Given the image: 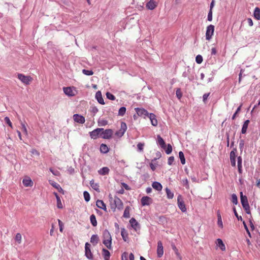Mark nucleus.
Instances as JSON below:
<instances>
[{"label":"nucleus","mask_w":260,"mask_h":260,"mask_svg":"<svg viewBox=\"0 0 260 260\" xmlns=\"http://www.w3.org/2000/svg\"><path fill=\"white\" fill-rule=\"evenodd\" d=\"M240 200L242 206L246 213L248 214H250L251 212L247 198L246 196L243 195L242 191L240 192Z\"/></svg>","instance_id":"f257e3e1"},{"label":"nucleus","mask_w":260,"mask_h":260,"mask_svg":"<svg viewBox=\"0 0 260 260\" xmlns=\"http://www.w3.org/2000/svg\"><path fill=\"white\" fill-rule=\"evenodd\" d=\"M214 31V26L212 24H210L207 27L206 31V40L210 41Z\"/></svg>","instance_id":"f03ea898"},{"label":"nucleus","mask_w":260,"mask_h":260,"mask_svg":"<svg viewBox=\"0 0 260 260\" xmlns=\"http://www.w3.org/2000/svg\"><path fill=\"white\" fill-rule=\"evenodd\" d=\"M103 131V128H97L93 131L89 132V136L91 139H96L98 137H101L102 132Z\"/></svg>","instance_id":"7ed1b4c3"},{"label":"nucleus","mask_w":260,"mask_h":260,"mask_svg":"<svg viewBox=\"0 0 260 260\" xmlns=\"http://www.w3.org/2000/svg\"><path fill=\"white\" fill-rule=\"evenodd\" d=\"M127 129L126 124L124 122H121L120 129L117 131L115 135L118 137H121Z\"/></svg>","instance_id":"20e7f679"},{"label":"nucleus","mask_w":260,"mask_h":260,"mask_svg":"<svg viewBox=\"0 0 260 260\" xmlns=\"http://www.w3.org/2000/svg\"><path fill=\"white\" fill-rule=\"evenodd\" d=\"M101 132L102 135H101V137L104 139H110L113 133V132L111 129H107L106 130L103 129V131Z\"/></svg>","instance_id":"39448f33"},{"label":"nucleus","mask_w":260,"mask_h":260,"mask_svg":"<svg viewBox=\"0 0 260 260\" xmlns=\"http://www.w3.org/2000/svg\"><path fill=\"white\" fill-rule=\"evenodd\" d=\"M177 203L179 208L181 210L182 212H185L186 211V208L185 205L182 199L181 195H179L177 198Z\"/></svg>","instance_id":"423d86ee"},{"label":"nucleus","mask_w":260,"mask_h":260,"mask_svg":"<svg viewBox=\"0 0 260 260\" xmlns=\"http://www.w3.org/2000/svg\"><path fill=\"white\" fill-rule=\"evenodd\" d=\"M18 78L23 83L28 85L31 80V78L28 76H25L22 74H18Z\"/></svg>","instance_id":"0eeeda50"},{"label":"nucleus","mask_w":260,"mask_h":260,"mask_svg":"<svg viewBox=\"0 0 260 260\" xmlns=\"http://www.w3.org/2000/svg\"><path fill=\"white\" fill-rule=\"evenodd\" d=\"M90 245L88 243H86L85 245V254L86 257L89 259L93 258V255L90 250Z\"/></svg>","instance_id":"6e6552de"},{"label":"nucleus","mask_w":260,"mask_h":260,"mask_svg":"<svg viewBox=\"0 0 260 260\" xmlns=\"http://www.w3.org/2000/svg\"><path fill=\"white\" fill-rule=\"evenodd\" d=\"M135 111L139 116L143 117L145 118L149 114L148 111L144 108H135Z\"/></svg>","instance_id":"1a4fd4ad"},{"label":"nucleus","mask_w":260,"mask_h":260,"mask_svg":"<svg viewBox=\"0 0 260 260\" xmlns=\"http://www.w3.org/2000/svg\"><path fill=\"white\" fill-rule=\"evenodd\" d=\"M237 152V149L234 148L233 150L230 152V158L231 163V165L232 167L236 166V153Z\"/></svg>","instance_id":"9d476101"},{"label":"nucleus","mask_w":260,"mask_h":260,"mask_svg":"<svg viewBox=\"0 0 260 260\" xmlns=\"http://www.w3.org/2000/svg\"><path fill=\"white\" fill-rule=\"evenodd\" d=\"M73 119L76 122L80 124H83L85 121L84 117L78 114H75L73 115Z\"/></svg>","instance_id":"9b49d317"},{"label":"nucleus","mask_w":260,"mask_h":260,"mask_svg":"<svg viewBox=\"0 0 260 260\" xmlns=\"http://www.w3.org/2000/svg\"><path fill=\"white\" fill-rule=\"evenodd\" d=\"M129 223L132 227L135 230V231L137 232L138 230H140V224L134 218H132L130 219Z\"/></svg>","instance_id":"f8f14e48"},{"label":"nucleus","mask_w":260,"mask_h":260,"mask_svg":"<svg viewBox=\"0 0 260 260\" xmlns=\"http://www.w3.org/2000/svg\"><path fill=\"white\" fill-rule=\"evenodd\" d=\"M164 254V248L162 242L160 241L157 242V257L160 258L162 257Z\"/></svg>","instance_id":"ddd939ff"},{"label":"nucleus","mask_w":260,"mask_h":260,"mask_svg":"<svg viewBox=\"0 0 260 260\" xmlns=\"http://www.w3.org/2000/svg\"><path fill=\"white\" fill-rule=\"evenodd\" d=\"M152 202V199L148 196L143 197L141 200V204L143 206L149 205Z\"/></svg>","instance_id":"4468645a"},{"label":"nucleus","mask_w":260,"mask_h":260,"mask_svg":"<svg viewBox=\"0 0 260 260\" xmlns=\"http://www.w3.org/2000/svg\"><path fill=\"white\" fill-rule=\"evenodd\" d=\"M113 202H115L116 208H117L119 210L123 209V203L119 198L115 197L113 200Z\"/></svg>","instance_id":"2eb2a0df"},{"label":"nucleus","mask_w":260,"mask_h":260,"mask_svg":"<svg viewBox=\"0 0 260 260\" xmlns=\"http://www.w3.org/2000/svg\"><path fill=\"white\" fill-rule=\"evenodd\" d=\"M95 98L98 102L101 105H104L105 102L102 96V92L101 91H98L95 93Z\"/></svg>","instance_id":"dca6fc26"},{"label":"nucleus","mask_w":260,"mask_h":260,"mask_svg":"<svg viewBox=\"0 0 260 260\" xmlns=\"http://www.w3.org/2000/svg\"><path fill=\"white\" fill-rule=\"evenodd\" d=\"M147 117L151 120V122L152 125L156 126L157 125V120L156 119V116L153 113H149Z\"/></svg>","instance_id":"f3484780"},{"label":"nucleus","mask_w":260,"mask_h":260,"mask_svg":"<svg viewBox=\"0 0 260 260\" xmlns=\"http://www.w3.org/2000/svg\"><path fill=\"white\" fill-rule=\"evenodd\" d=\"M146 8L150 10H152L155 8V7L157 6L156 3L153 0H150L147 4H146Z\"/></svg>","instance_id":"a211bd4d"},{"label":"nucleus","mask_w":260,"mask_h":260,"mask_svg":"<svg viewBox=\"0 0 260 260\" xmlns=\"http://www.w3.org/2000/svg\"><path fill=\"white\" fill-rule=\"evenodd\" d=\"M22 183L25 187H31L33 185V182L29 177L23 179Z\"/></svg>","instance_id":"6ab92c4d"},{"label":"nucleus","mask_w":260,"mask_h":260,"mask_svg":"<svg viewBox=\"0 0 260 260\" xmlns=\"http://www.w3.org/2000/svg\"><path fill=\"white\" fill-rule=\"evenodd\" d=\"M63 90L64 93L69 96H73L75 95L71 87H63Z\"/></svg>","instance_id":"aec40b11"},{"label":"nucleus","mask_w":260,"mask_h":260,"mask_svg":"<svg viewBox=\"0 0 260 260\" xmlns=\"http://www.w3.org/2000/svg\"><path fill=\"white\" fill-rule=\"evenodd\" d=\"M96 205L98 208L107 211L106 205L102 200H98L96 202Z\"/></svg>","instance_id":"412c9836"},{"label":"nucleus","mask_w":260,"mask_h":260,"mask_svg":"<svg viewBox=\"0 0 260 260\" xmlns=\"http://www.w3.org/2000/svg\"><path fill=\"white\" fill-rule=\"evenodd\" d=\"M157 144L160 145V146L163 148L165 149L166 147V145L165 141L164 139L161 137L160 135L157 136Z\"/></svg>","instance_id":"4be33fe9"},{"label":"nucleus","mask_w":260,"mask_h":260,"mask_svg":"<svg viewBox=\"0 0 260 260\" xmlns=\"http://www.w3.org/2000/svg\"><path fill=\"white\" fill-rule=\"evenodd\" d=\"M99 241V237L98 235H93L90 238V242L93 246L98 244Z\"/></svg>","instance_id":"5701e85b"},{"label":"nucleus","mask_w":260,"mask_h":260,"mask_svg":"<svg viewBox=\"0 0 260 260\" xmlns=\"http://www.w3.org/2000/svg\"><path fill=\"white\" fill-rule=\"evenodd\" d=\"M216 244L222 251L225 250V246L221 239H217Z\"/></svg>","instance_id":"b1692460"},{"label":"nucleus","mask_w":260,"mask_h":260,"mask_svg":"<svg viewBox=\"0 0 260 260\" xmlns=\"http://www.w3.org/2000/svg\"><path fill=\"white\" fill-rule=\"evenodd\" d=\"M152 186L153 188L157 191L161 190L162 188V185L158 182L154 181L152 183Z\"/></svg>","instance_id":"393cba45"},{"label":"nucleus","mask_w":260,"mask_h":260,"mask_svg":"<svg viewBox=\"0 0 260 260\" xmlns=\"http://www.w3.org/2000/svg\"><path fill=\"white\" fill-rule=\"evenodd\" d=\"M109 169L108 167H105L100 169L98 171V173L100 175H106L109 174Z\"/></svg>","instance_id":"a878e982"},{"label":"nucleus","mask_w":260,"mask_h":260,"mask_svg":"<svg viewBox=\"0 0 260 260\" xmlns=\"http://www.w3.org/2000/svg\"><path fill=\"white\" fill-rule=\"evenodd\" d=\"M103 238L104 240H112L111 234L107 230L104 231L103 233Z\"/></svg>","instance_id":"bb28decb"},{"label":"nucleus","mask_w":260,"mask_h":260,"mask_svg":"<svg viewBox=\"0 0 260 260\" xmlns=\"http://www.w3.org/2000/svg\"><path fill=\"white\" fill-rule=\"evenodd\" d=\"M121 235L123 240L126 242L128 240V233L124 228L121 229Z\"/></svg>","instance_id":"cd10ccee"},{"label":"nucleus","mask_w":260,"mask_h":260,"mask_svg":"<svg viewBox=\"0 0 260 260\" xmlns=\"http://www.w3.org/2000/svg\"><path fill=\"white\" fill-rule=\"evenodd\" d=\"M100 149L101 152L102 153H107L109 151L108 147L105 144H102L100 145Z\"/></svg>","instance_id":"c85d7f7f"},{"label":"nucleus","mask_w":260,"mask_h":260,"mask_svg":"<svg viewBox=\"0 0 260 260\" xmlns=\"http://www.w3.org/2000/svg\"><path fill=\"white\" fill-rule=\"evenodd\" d=\"M90 185L94 190H96V191H100L99 185L98 183L94 182V180L92 179L90 181Z\"/></svg>","instance_id":"c756f323"},{"label":"nucleus","mask_w":260,"mask_h":260,"mask_svg":"<svg viewBox=\"0 0 260 260\" xmlns=\"http://www.w3.org/2000/svg\"><path fill=\"white\" fill-rule=\"evenodd\" d=\"M253 16L256 20L260 19V9L258 7H256L254 9Z\"/></svg>","instance_id":"7c9ffc66"},{"label":"nucleus","mask_w":260,"mask_h":260,"mask_svg":"<svg viewBox=\"0 0 260 260\" xmlns=\"http://www.w3.org/2000/svg\"><path fill=\"white\" fill-rule=\"evenodd\" d=\"M130 207L127 206L125 207L123 216L125 218H128L130 217L129 215Z\"/></svg>","instance_id":"2f4dec72"},{"label":"nucleus","mask_w":260,"mask_h":260,"mask_svg":"<svg viewBox=\"0 0 260 260\" xmlns=\"http://www.w3.org/2000/svg\"><path fill=\"white\" fill-rule=\"evenodd\" d=\"M102 254H103V256L105 258H110V252L106 249L105 248H103L102 249Z\"/></svg>","instance_id":"473e14b6"},{"label":"nucleus","mask_w":260,"mask_h":260,"mask_svg":"<svg viewBox=\"0 0 260 260\" xmlns=\"http://www.w3.org/2000/svg\"><path fill=\"white\" fill-rule=\"evenodd\" d=\"M90 221L91 224L93 226H96L97 225V221H96L95 215L92 214L90 215Z\"/></svg>","instance_id":"72a5a7b5"},{"label":"nucleus","mask_w":260,"mask_h":260,"mask_svg":"<svg viewBox=\"0 0 260 260\" xmlns=\"http://www.w3.org/2000/svg\"><path fill=\"white\" fill-rule=\"evenodd\" d=\"M103 244L106 246V247L109 249L112 248V240H104L103 241Z\"/></svg>","instance_id":"f704fd0d"},{"label":"nucleus","mask_w":260,"mask_h":260,"mask_svg":"<svg viewBox=\"0 0 260 260\" xmlns=\"http://www.w3.org/2000/svg\"><path fill=\"white\" fill-rule=\"evenodd\" d=\"M217 224L220 228L223 227V224L221 219V216L219 211H217Z\"/></svg>","instance_id":"c9c22d12"},{"label":"nucleus","mask_w":260,"mask_h":260,"mask_svg":"<svg viewBox=\"0 0 260 260\" xmlns=\"http://www.w3.org/2000/svg\"><path fill=\"white\" fill-rule=\"evenodd\" d=\"M98 125L100 126H105L108 124V121L104 119H99L98 121Z\"/></svg>","instance_id":"e433bc0d"},{"label":"nucleus","mask_w":260,"mask_h":260,"mask_svg":"<svg viewBox=\"0 0 260 260\" xmlns=\"http://www.w3.org/2000/svg\"><path fill=\"white\" fill-rule=\"evenodd\" d=\"M165 190L167 193V198L169 199H173L174 197V193L170 190V189L167 187L166 188Z\"/></svg>","instance_id":"4c0bfd02"},{"label":"nucleus","mask_w":260,"mask_h":260,"mask_svg":"<svg viewBox=\"0 0 260 260\" xmlns=\"http://www.w3.org/2000/svg\"><path fill=\"white\" fill-rule=\"evenodd\" d=\"M179 157L180 159L181 163L182 165H184L185 164V158L184 157V153L182 151H180L179 152Z\"/></svg>","instance_id":"58836bf2"},{"label":"nucleus","mask_w":260,"mask_h":260,"mask_svg":"<svg viewBox=\"0 0 260 260\" xmlns=\"http://www.w3.org/2000/svg\"><path fill=\"white\" fill-rule=\"evenodd\" d=\"M126 109L125 107H121L118 111V115L123 116L126 112Z\"/></svg>","instance_id":"ea45409f"},{"label":"nucleus","mask_w":260,"mask_h":260,"mask_svg":"<svg viewBox=\"0 0 260 260\" xmlns=\"http://www.w3.org/2000/svg\"><path fill=\"white\" fill-rule=\"evenodd\" d=\"M83 196H84V200L86 202H88L90 201V196L88 191H84L83 192Z\"/></svg>","instance_id":"a19ab883"},{"label":"nucleus","mask_w":260,"mask_h":260,"mask_svg":"<svg viewBox=\"0 0 260 260\" xmlns=\"http://www.w3.org/2000/svg\"><path fill=\"white\" fill-rule=\"evenodd\" d=\"M145 144L144 143L140 142L137 144V150L138 151L141 152L143 151L144 146Z\"/></svg>","instance_id":"79ce46f5"},{"label":"nucleus","mask_w":260,"mask_h":260,"mask_svg":"<svg viewBox=\"0 0 260 260\" xmlns=\"http://www.w3.org/2000/svg\"><path fill=\"white\" fill-rule=\"evenodd\" d=\"M231 201L235 205L238 204V198L236 194L233 193L232 194Z\"/></svg>","instance_id":"37998d69"},{"label":"nucleus","mask_w":260,"mask_h":260,"mask_svg":"<svg viewBox=\"0 0 260 260\" xmlns=\"http://www.w3.org/2000/svg\"><path fill=\"white\" fill-rule=\"evenodd\" d=\"M113 200H114V198H113L112 197L110 198V202L111 208L113 211H115V209L116 208V207L115 202H113Z\"/></svg>","instance_id":"c03bdc74"},{"label":"nucleus","mask_w":260,"mask_h":260,"mask_svg":"<svg viewBox=\"0 0 260 260\" xmlns=\"http://www.w3.org/2000/svg\"><path fill=\"white\" fill-rule=\"evenodd\" d=\"M165 152L167 154H170L172 151V147L171 144H168L167 146L166 147Z\"/></svg>","instance_id":"a18cd8bd"},{"label":"nucleus","mask_w":260,"mask_h":260,"mask_svg":"<svg viewBox=\"0 0 260 260\" xmlns=\"http://www.w3.org/2000/svg\"><path fill=\"white\" fill-rule=\"evenodd\" d=\"M166 222V218L165 216H160L158 217V222L160 224H164Z\"/></svg>","instance_id":"49530a36"},{"label":"nucleus","mask_w":260,"mask_h":260,"mask_svg":"<svg viewBox=\"0 0 260 260\" xmlns=\"http://www.w3.org/2000/svg\"><path fill=\"white\" fill-rule=\"evenodd\" d=\"M106 97L108 99L113 101L115 100V96L109 92H107L106 93Z\"/></svg>","instance_id":"de8ad7c7"},{"label":"nucleus","mask_w":260,"mask_h":260,"mask_svg":"<svg viewBox=\"0 0 260 260\" xmlns=\"http://www.w3.org/2000/svg\"><path fill=\"white\" fill-rule=\"evenodd\" d=\"M176 95L177 98L179 100H180L181 99V98L182 97V92L180 88L177 89V90L176 91Z\"/></svg>","instance_id":"09e8293b"},{"label":"nucleus","mask_w":260,"mask_h":260,"mask_svg":"<svg viewBox=\"0 0 260 260\" xmlns=\"http://www.w3.org/2000/svg\"><path fill=\"white\" fill-rule=\"evenodd\" d=\"M82 73L84 75H86L87 76H91L93 74V72L92 70H85V69H83L82 70Z\"/></svg>","instance_id":"8fccbe9b"},{"label":"nucleus","mask_w":260,"mask_h":260,"mask_svg":"<svg viewBox=\"0 0 260 260\" xmlns=\"http://www.w3.org/2000/svg\"><path fill=\"white\" fill-rule=\"evenodd\" d=\"M241 107H242V104L240 105L238 107V108L237 109L236 112H235V113L233 114L232 117V120H234L235 119V118L236 117L237 114L239 113V112L241 110Z\"/></svg>","instance_id":"3c124183"},{"label":"nucleus","mask_w":260,"mask_h":260,"mask_svg":"<svg viewBox=\"0 0 260 260\" xmlns=\"http://www.w3.org/2000/svg\"><path fill=\"white\" fill-rule=\"evenodd\" d=\"M56 200H57V208H59V209H62L63 208V206H62V204L61 203L60 197H57Z\"/></svg>","instance_id":"603ef678"},{"label":"nucleus","mask_w":260,"mask_h":260,"mask_svg":"<svg viewBox=\"0 0 260 260\" xmlns=\"http://www.w3.org/2000/svg\"><path fill=\"white\" fill-rule=\"evenodd\" d=\"M233 212H234V215L237 217V219L238 220H240V221H242L243 220V218H242V216L238 215V213H237V211L236 210L235 207L233 208Z\"/></svg>","instance_id":"864d4df0"},{"label":"nucleus","mask_w":260,"mask_h":260,"mask_svg":"<svg viewBox=\"0 0 260 260\" xmlns=\"http://www.w3.org/2000/svg\"><path fill=\"white\" fill-rule=\"evenodd\" d=\"M196 61L197 63L200 64L203 61V57L201 55H198L196 57Z\"/></svg>","instance_id":"5fc2aeb1"},{"label":"nucleus","mask_w":260,"mask_h":260,"mask_svg":"<svg viewBox=\"0 0 260 260\" xmlns=\"http://www.w3.org/2000/svg\"><path fill=\"white\" fill-rule=\"evenodd\" d=\"M50 171L55 176H59L60 174V173L58 171L56 170H54L52 168H50L49 169Z\"/></svg>","instance_id":"6e6d98bb"},{"label":"nucleus","mask_w":260,"mask_h":260,"mask_svg":"<svg viewBox=\"0 0 260 260\" xmlns=\"http://www.w3.org/2000/svg\"><path fill=\"white\" fill-rule=\"evenodd\" d=\"M4 120L7 124H8L12 128V123L8 117H5L4 118Z\"/></svg>","instance_id":"4d7b16f0"},{"label":"nucleus","mask_w":260,"mask_h":260,"mask_svg":"<svg viewBox=\"0 0 260 260\" xmlns=\"http://www.w3.org/2000/svg\"><path fill=\"white\" fill-rule=\"evenodd\" d=\"M248 126V125L244 124H243L242 129H241V133L242 134H245L246 133Z\"/></svg>","instance_id":"13d9d810"},{"label":"nucleus","mask_w":260,"mask_h":260,"mask_svg":"<svg viewBox=\"0 0 260 260\" xmlns=\"http://www.w3.org/2000/svg\"><path fill=\"white\" fill-rule=\"evenodd\" d=\"M15 239L19 243H20L21 241V235L20 233H17L15 236Z\"/></svg>","instance_id":"bf43d9fd"},{"label":"nucleus","mask_w":260,"mask_h":260,"mask_svg":"<svg viewBox=\"0 0 260 260\" xmlns=\"http://www.w3.org/2000/svg\"><path fill=\"white\" fill-rule=\"evenodd\" d=\"M49 183L55 188H58L59 187V185L53 181L49 180Z\"/></svg>","instance_id":"052dcab7"},{"label":"nucleus","mask_w":260,"mask_h":260,"mask_svg":"<svg viewBox=\"0 0 260 260\" xmlns=\"http://www.w3.org/2000/svg\"><path fill=\"white\" fill-rule=\"evenodd\" d=\"M244 146V140L243 139H241L240 140V142H239V148H240L241 151H242Z\"/></svg>","instance_id":"680f3d73"},{"label":"nucleus","mask_w":260,"mask_h":260,"mask_svg":"<svg viewBox=\"0 0 260 260\" xmlns=\"http://www.w3.org/2000/svg\"><path fill=\"white\" fill-rule=\"evenodd\" d=\"M210 94V93L209 92V93H205L203 94V101L204 103H206L207 100L208 96H209Z\"/></svg>","instance_id":"e2e57ef3"},{"label":"nucleus","mask_w":260,"mask_h":260,"mask_svg":"<svg viewBox=\"0 0 260 260\" xmlns=\"http://www.w3.org/2000/svg\"><path fill=\"white\" fill-rule=\"evenodd\" d=\"M207 20L209 21H211L212 20V11H211V10H209L208 14Z\"/></svg>","instance_id":"0e129e2a"},{"label":"nucleus","mask_w":260,"mask_h":260,"mask_svg":"<svg viewBox=\"0 0 260 260\" xmlns=\"http://www.w3.org/2000/svg\"><path fill=\"white\" fill-rule=\"evenodd\" d=\"M128 253L126 252H124L121 255V260H128L127 259Z\"/></svg>","instance_id":"69168bd1"},{"label":"nucleus","mask_w":260,"mask_h":260,"mask_svg":"<svg viewBox=\"0 0 260 260\" xmlns=\"http://www.w3.org/2000/svg\"><path fill=\"white\" fill-rule=\"evenodd\" d=\"M174 161V157L170 156L168 158V164L169 165H172L173 161Z\"/></svg>","instance_id":"338daca9"},{"label":"nucleus","mask_w":260,"mask_h":260,"mask_svg":"<svg viewBox=\"0 0 260 260\" xmlns=\"http://www.w3.org/2000/svg\"><path fill=\"white\" fill-rule=\"evenodd\" d=\"M91 112L94 114H95L98 111H99V110L98 109V108L96 107H91Z\"/></svg>","instance_id":"774afa93"}]
</instances>
